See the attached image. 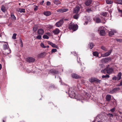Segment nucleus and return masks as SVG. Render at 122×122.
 Wrapping results in <instances>:
<instances>
[{
	"instance_id": "obj_35",
	"label": "nucleus",
	"mask_w": 122,
	"mask_h": 122,
	"mask_svg": "<svg viewBox=\"0 0 122 122\" xmlns=\"http://www.w3.org/2000/svg\"><path fill=\"white\" fill-rule=\"evenodd\" d=\"M11 18L12 20L13 21L15 20L16 19L15 17L13 14L11 15Z\"/></svg>"
},
{
	"instance_id": "obj_17",
	"label": "nucleus",
	"mask_w": 122,
	"mask_h": 122,
	"mask_svg": "<svg viewBox=\"0 0 122 122\" xmlns=\"http://www.w3.org/2000/svg\"><path fill=\"white\" fill-rule=\"evenodd\" d=\"M16 11L18 12H20V13H24L25 12V9H21L20 8H18L17 9H16Z\"/></svg>"
},
{
	"instance_id": "obj_51",
	"label": "nucleus",
	"mask_w": 122,
	"mask_h": 122,
	"mask_svg": "<svg viewBox=\"0 0 122 122\" xmlns=\"http://www.w3.org/2000/svg\"><path fill=\"white\" fill-rule=\"evenodd\" d=\"M112 79L115 80H117V77L115 76Z\"/></svg>"
},
{
	"instance_id": "obj_53",
	"label": "nucleus",
	"mask_w": 122,
	"mask_h": 122,
	"mask_svg": "<svg viewBox=\"0 0 122 122\" xmlns=\"http://www.w3.org/2000/svg\"><path fill=\"white\" fill-rule=\"evenodd\" d=\"M80 100H84V99L82 97H81L79 98Z\"/></svg>"
},
{
	"instance_id": "obj_5",
	"label": "nucleus",
	"mask_w": 122,
	"mask_h": 122,
	"mask_svg": "<svg viewBox=\"0 0 122 122\" xmlns=\"http://www.w3.org/2000/svg\"><path fill=\"white\" fill-rule=\"evenodd\" d=\"M111 61V58L108 57L105 58H103L102 59L101 61L102 63H105L108 62L110 61Z\"/></svg>"
},
{
	"instance_id": "obj_47",
	"label": "nucleus",
	"mask_w": 122,
	"mask_h": 122,
	"mask_svg": "<svg viewBox=\"0 0 122 122\" xmlns=\"http://www.w3.org/2000/svg\"><path fill=\"white\" fill-rule=\"evenodd\" d=\"M51 5V3L49 1H47L46 2V5L47 6H50Z\"/></svg>"
},
{
	"instance_id": "obj_38",
	"label": "nucleus",
	"mask_w": 122,
	"mask_h": 122,
	"mask_svg": "<svg viewBox=\"0 0 122 122\" xmlns=\"http://www.w3.org/2000/svg\"><path fill=\"white\" fill-rule=\"evenodd\" d=\"M109 76L108 75H103L102 76V77L103 78H109Z\"/></svg>"
},
{
	"instance_id": "obj_64",
	"label": "nucleus",
	"mask_w": 122,
	"mask_h": 122,
	"mask_svg": "<svg viewBox=\"0 0 122 122\" xmlns=\"http://www.w3.org/2000/svg\"><path fill=\"white\" fill-rule=\"evenodd\" d=\"M3 122H5V121H4V120H3Z\"/></svg>"
},
{
	"instance_id": "obj_40",
	"label": "nucleus",
	"mask_w": 122,
	"mask_h": 122,
	"mask_svg": "<svg viewBox=\"0 0 122 122\" xmlns=\"http://www.w3.org/2000/svg\"><path fill=\"white\" fill-rule=\"evenodd\" d=\"M37 26H35L33 27V30L34 31H36L37 30Z\"/></svg>"
},
{
	"instance_id": "obj_49",
	"label": "nucleus",
	"mask_w": 122,
	"mask_h": 122,
	"mask_svg": "<svg viewBox=\"0 0 122 122\" xmlns=\"http://www.w3.org/2000/svg\"><path fill=\"white\" fill-rule=\"evenodd\" d=\"M110 111H111L112 112H113L115 111V108H112L110 109Z\"/></svg>"
},
{
	"instance_id": "obj_7",
	"label": "nucleus",
	"mask_w": 122,
	"mask_h": 122,
	"mask_svg": "<svg viewBox=\"0 0 122 122\" xmlns=\"http://www.w3.org/2000/svg\"><path fill=\"white\" fill-rule=\"evenodd\" d=\"M107 12H105L102 13L101 18L102 20L103 23H104L106 22L105 17L107 16Z\"/></svg>"
},
{
	"instance_id": "obj_19",
	"label": "nucleus",
	"mask_w": 122,
	"mask_h": 122,
	"mask_svg": "<svg viewBox=\"0 0 122 122\" xmlns=\"http://www.w3.org/2000/svg\"><path fill=\"white\" fill-rule=\"evenodd\" d=\"M116 31L115 30H111V31H110L109 32V36H111L114 34L115 33H116Z\"/></svg>"
},
{
	"instance_id": "obj_21",
	"label": "nucleus",
	"mask_w": 122,
	"mask_h": 122,
	"mask_svg": "<svg viewBox=\"0 0 122 122\" xmlns=\"http://www.w3.org/2000/svg\"><path fill=\"white\" fill-rule=\"evenodd\" d=\"M72 77L75 78H78L80 77V76L75 74H72Z\"/></svg>"
},
{
	"instance_id": "obj_33",
	"label": "nucleus",
	"mask_w": 122,
	"mask_h": 122,
	"mask_svg": "<svg viewBox=\"0 0 122 122\" xmlns=\"http://www.w3.org/2000/svg\"><path fill=\"white\" fill-rule=\"evenodd\" d=\"M93 54L94 56H97L98 55V53L97 51H95L93 52Z\"/></svg>"
},
{
	"instance_id": "obj_9",
	"label": "nucleus",
	"mask_w": 122,
	"mask_h": 122,
	"mask_svg": "<svg viewBox=\"0 0 122 122\" xmlns=\"http://www.w3.org/2000/svg\"><path fill=\"white\" fill-rule=\"evenodd\" d=\"M35 59L32 57H28L26 59L27 61L29 62H34Z\"/></svg>"
},
{
	"instance_id": "obj_18",
	"label": "nucleus",
	"mask_w": 122,
	"mask_h": 122,
	"mask_svg": "<svg viewBox=\"0 0 122 122\" xmlns=\"http://www.w3.org/2000/svg\"><path fill=\"white\" fill-rule=\"evenodd\" d=\"M51 14L50 11H46L44 12V14L46 16H48L51 15Z\"/></svg>"
},
{
	"instance_id": "obj_10",
	"label": "nucleus",
	"mask_w": 122,
	"mask_h": 122,
	"mask_svg": "<svg viewBox=\"0 0 122 122\" xmlns=\"http://www.w3.org/2000/svg\"><path fill=\"white\" fill-rule=\"evenodd\" d=\"M112 50H109L108 52L103 54L102 56L103 57H106L109 55L111 53Z\"/></svg>"
},
{
	"instance_id": "obj_3",
	"label": "nucleus",
	"mask_w": 122,
	"mask_h": 122,
	"mask_svg": "<svg viewBox=\"0 0 122 122\" xmlns=\"http://www.w3.org/2000/svg\"><path fill=\"white\" fill-rule=\"evenodd\" d=\"M105 28L102 26H101L99 27L98 29V31H100V34L102 36H104L105 34Z\"/></svg>"
},
{
	"instance_id": "obj_20",
	"label": "nucleus",
	"mask_w": 122,
	"mask_h": 122,
	"mask_svg": "<svg viewBox=\"0 0 122 122\" xmlns=\"http://www.w3.org/2000/svg\"><path fill=\"white\" fill-rule=\"evenodd\" d=\"M45 53H41L40 54H38L37 55V57L38 58H41L45 56Z\"/></svg>"
},
{
	"instance_id": "obj_2",
	"label": "nucleus",
	"mask_w": 122,
	"mask_h": 122,
	"mask_svg": "<svg viewBox=\"0 0 122 122\" xmlns=\"http://www.w3.org/2000/svg\"><path fill=\"white\" fill-rule=\"evenodd\" d=\"M68 94L69 97L72 98H74L75 97V94L74 92L72 90V88H69V89L68 90Z\"/></svg>"
},
{
	"instance_id": "obj_22",
	"label": "nucleus",
	"mask_w": 122,
	"mask_h": 122,
	"mask_svg": "<svg viewBox=\"0 0 122 122\" xmlns=\"http://www.w3.org/2000/svg\"><path fill=\"white\" fill-rule=\"evenodd\" d=\"M111 99V96L110 95H107L106 96V100L108 102Z\"/></svg>"
},
{
	"instance_id": "obj_11",
	"label": "nucleus",
	"mask_w": 122,
	"mask_h": 122,
	"mask_svg": "<svg viewBox=\"0 0 122 122\" xmlns=\"http://www.w3.org/2000/svg\"><path fill=\"white\" fill-rule=\"evenodd\" d=\"M80 8L78 6H76L73 12L74 13H77L80 10Z\"/></svg>"
},
{
	"instance_id": "obj_30",
	"label": "nucleus",
	"mask_w": 122,
	"mask_h": 122,
	"mask_svg": "<svg viewBox=\"0 0 122 122\" xmlns=\"http://www.w3.org/2000/svg\"><path fill=\"white\" fill-rule=\"evenodd\" d=\"M76 14L73 16V17L75 19H77L79 17V15L77 13Z\"/></svg>"
},
{
	"instance_id": "obj_13",
	"label": "nucleus",
	"mask_w": 122,
	"mask_h": 122,
	"mask_svg": "<svg viewBox=\"0 0 122 122\" xmlns=\"http://www.w3.org/2000/svg\"><path fill=\"white\" fill-rule=\"evenodd\" d=\"M51 72L52 74L55 75V78H56V75L58 74L59 72L57 71H56L54 70H51Z\"/></svg>"
},
{
	"instance_id": "obj_61",
	"label": "nucleus",
	"mask_w": 122,
	"mask_h": 122,
	"mask_svg": "<svg viewBox=\"0 0 122 122\" xmlns=\"http://www.w3.org/2000/svg\"><path fill=\"white\" fill-rule=\"evenodd\" d=\"M49 47V46H46V48H48Z\"/></svg>"
},
{
	"instance_id": "obj_44",
	"label": "nucleus",
	"mask_w": 122,
	"mask_h": 122,
	"mask_svg": "<svg viewBox=\"0 0 122 122\" xmlns=\"http://www.w3.org/2000/svg\"><path fill=\"white\" fill-rule=\"evenodd\" d=\"M107 115L109 117H113V115L112 114L108 113L107 114Z\"/></svg>"
},
{
	"instance_id": "obj_39",
	"label": "nucleus",
	"mask_w": 122,
	"mask_h": 122,
	"mask_svg": "<svg viewBox=\"0 0 122 122\" xmlns=\"http://www.w3.org/2000/svg\"><path fill=\"white\" fill-rule=\"evenodd\" d=\"M86 11L87 12L89 13L92 10L91 8H88L86 9Z\"/></svg>"
},
{
	"instance_id": "obj_42",
	"label": "nucleus",
	"mask_w": 122,
	"mask_h": 122,
	"mask_svg": "<svg viewBox=\"0 0 122 122\" xmlns=\"http://www.w3.org/2000/svg\"><path fill=\"white\" fill-rule=\"evenodd\" d=\"M40 45L43 48H46V46H44V44L42 43H41Z\"/></svg>"
},
{
	"instance_id": "obj_25",
	"label": "nucleus",
	"mask_w": 122,
	"mask_h": 122,
	"mask_svg": "<svg viewBox=\"0 0 122 122\" xmlns=\"http://www.w3.org/2000/svg\"><path fill=\"white\" fill-rule=\"evenodd\" d=\"M53 2L56 5H58L61 4V2L58 0H53Z\"/></svg>"
},
{
	"instance_id": "obj_26",
	"label": "nucleus",
	"mask_w": 122,
	"mask_h": 122,
	"mask_svg": "<svg viewBox=\"0 0 122 122\" xmlns=\"http://www.w3.org/2000/svg\"><path fill=\"white\" fill-rule=\"evenodd\" d=\"M121 73L120 72L117 75V80H120L121 78Z\"/></svg>"
},
{
	"instance_id": "obj_24",
	"label": "nucleus",
	"mask_w": 122,
	"mask_h": 122,
	"mask_svg": "<svg viewBox=\"0 0 122 122\" xmlns=\"http://www.w3.org/2000/svg\"><path fill=\"white\" fill-rule=\"evenodd\" d=\"M60 32V30L58 29H56L53 31V32L55 34H57Z\"/></svg>"
},
{
	"instance_id": "obj_57",
	"label": "nucleus",
	"mask_w": 122,
	"mask_h": 122,
	"mask_svg": "<svg viewBox=\"0 0 122 122\" xmlns=\"http://www.w3.org/2000/svg\"><path fill=\"white\" fill-rule=\"evenodd\" d=\"M87 23H88V22L87 21H86L85 22V23L84 24V25H86L87 24Z\"/></svg>"
},
{
	"instance_id": "obj_52",
	"label": "nucleus",
	"mask_w": 122,
	"mask_h": 122,
	"mask_svg": "<svg viewBox=\"0 0 122 122\" xmlns=\"http://www.w3.org/2000/svg\"><path fill=\"white\" fill-rule=\"evenodd\" d=\"M118 10L119 12H120L121 13V15L122 16V10H120L118 9Z\"/></svg>"
},
{
	"instance_id": "obj_60",
	"label": "nucleus",
	"mask_w": 122,
	"mask_h": 122,
	"mask_svg": "<svg viewBox=\"0 0 122 122\" xmlns=\"http://www.w3.org/2000/svg\"><path fill=\"white\" fill-rule=\"evenodd\" d=\"M85 67H84L82 68L81 69L82 70V71H83V70H84L85 69Z\"/></svg>"
},
{
	"instance_id": "obj_45",
	"label": "nucleus",
	"mask_w": 122,
	"mask_h": 122,
	"mask_svg": "<svg viewBox=\"0 0 122 122\" xmlns=\"http://www.w3.org/2000/svg\"><path fill=\"white\" fill-rule=\"evenodd\" d=\"M99 66L100 68H103L104 67V66L102 64H99Z\"/></svg>"
},
{
	"instance_id": "obj_32",
	"label": "nucleus",
	"mask_w": 122,
	"mask_h": 122,
	"mask_svg": "<svg viewBox=\"0 0 122 122\" xmlns=\"http://www.w3.org/2000/svg\"><path fill=\"white\" fill-rule=\"evenodd\" d=\"M106 2L108 4H111L112 3V1L111 0H106Z\"/></svg>"
},
{
	"instance_id": "obj_16",
	"label": "nucleus",
	"mask_w": 122,
	"mask_h": 122,
	"mask_svg": "<svg viewBox=\"0 0 122 122\" xmlns=\"http://www.w3.org/2000/svg\"><path fill=\"white\" fill-rule=\"evenodd\" d=\"M92 2V0H87L85 2V4L86 6H89L90 5Z\"/></svg>"
},
{
	"instance_id": "obj_4",
	"label": "nucleus",
	"mask_w": 122,
	"mask_h": 122,
	"mask_svg": "<svg viewBox=\"0 0 122 122\" xmlns=\"http://www.w3.org/2000/svg\"><path fill=\"white\" fill-rule=\"evenodd\" d=\"M89 81L91 82H95L96 83H100L101 80L95 77H91L89 79Z\"/></svg>"
},
{
	"instance_id": "obj_54",
	"label": "nucleus",
	"mask_w": 122,
	"mask_h": 122,
	"mask_svg": "<svg viewBox=\"0 0 122 122\" xmlns=\"http://www.w3.org/2000/svg\"><path fill=\"white\" fill-rule=\"evenodd\" d=\"M44 2V0H43L42 2H41L40 3V4L41 5H42L43 4Z\"/></svg>"
},
{
	"instance_id": "obj_48",
	"label": "nucleus",
	"mask_w": 122,
	"mask_h": 122,
	"mask_svg": "<svg viewBox=\"0 0 122 122\" xmlns=\"http://www.w3.org/2000/svg\"><path fill=\"white\" fill-rule=\"evenodd\" d=\"M57 12L59 13H62L61 11V9L57 10Z\"/></svg>"
},
{
	"instance_id": "obj_23",
	"label": "nucleus",
	"mask_w": 122,
	"mask_h": 122,
	"mask_svg": "<svg viewBox=\"0 0 122 122\" xmlns=\"http://www.w3.org/2000/svg\"><path fill=\"white\" fill-rule=\"evenodd\" d=\"M48 43L49 44L51 45L53 47L56 48L57 46H56L55 44H53L50 41H48Z\"/></svg>"
},
{
	"instance_id": "obj_46",
	"label": "nucleus",
	"mask_w": 122,
	"mask_h": 122,
	"mask_svg": "<svg viewBox=\"0 0 122 122\" xmlns=\"http://www.w3.org/2000/svg\"><path fill=\"white\" fill-rule=\"evenodd\" d=\"M57 51V50L56 49H53L51 50V52L52 53L55 52Z\"/></svg>"
},
{
	"instance_id": "obj_43",
	"label": "nucleus",
	"mask_w": 122,
	"mask_h": 122,
	"mask_svg": "<svg viewBox=\"0 0 122 122\" xmlns=\"http://www.w3.org/2000/svg\"><path fill=\"white\" fill-rule=\"evenodd\" d=\"M41 35H38L36 37V38L38 39H40L41 38Z\"/></svg>"
},
{
	"instance_id": "obj_12",
	"label": "nucleus",
	"mask_w": 122,
	"mask_h": 122,
	"mask_svg": "<svg viewBox=\"0 0 122 122\" xmlns=\"http://www.w3.org/2000/svg\"><path fill=\"white\" fill-rule=\"evenodd\" d=\"M93 19L96 21V22L97 23H99L102 22V20L99 17H95Z\"/></svg>"
},
{
	"instance_id": "obj_36",
	"label": "nucleus",
	"mask_w": 122,
	"mask_h": 122,
	"mask_svg": "<svg viewBox=\"0 0 122 122\" xmlns=\"http://www.w3.org/2000/svg\"><path fill=\"white\" fill-rule=\"evenodd\" d=\"M16 33H14L13 34V36L12 37V38L13 39H15L16 38Z\"/></svg>"
},
{
	"instance_id": "obj_34",
	"label": "nucleus",
	"mask_w": 122,
	"mask_h": 122,
	"mask_svg": "<svg viewBox=\"0 0 122 122\" xmlns=\"http://www.w3.org/2000/svg\"><path fill=\"white\" fill-rule=\"evenodd\" d=\"M101 72L102 73H104V74H106V73H107L106 69H105L102 70L101 71Z\"/></svg>"
},
{
	"instance_id": "obj_28",
	"label": "nucleus",
	"mask_w": 122,
	"mask_h": 122,
	"mask_svg": "<svg viewBox=\"0 0 122 122\" xmlns=\"http://www.w3.org/2000/svg\"><path fill=\"white\" fill-rule=\"evenodd\" d=\"M94 46V45L92 43H90L88 45V47L91 49H92Z\"/></svg>"
},
{
	"instance_id": "obj_8",
	"label": "nucleus",
	"mask_w": 122,
	"mask_h": 122,
	"mask_svg": "<svg viewBox=\"0 0 122 122\" xmlns=\"http://www.w3.org/2000/svg\"><path fill=\"white\" fill-rule=\"evenodd\" d=\"M3 48L4 50H6L9 48V51L7 52V54H8L11 52V51L9 48L8 43H7L6 44L3 45Z\"/></svg>"
},
{
	"instance_id": "obj_6",
	"label": "nucleus",
	"mask_w": 122,
	"mask_h": 122,
	"mask_svg": "<svg viewBox=\"0 0 122 122\" xmlns=\"http://www.w3.org/2000/svg\"><path fill=\"white\" fill-rule=\"evenodd\" d=\"M63 19H62L57 22L55 24V25L58 27L61 26L63 24Z\"/></svg>"
},
{
	"instance_id": "obj_56",
	"label": "nucleus",
	"mask_w": 122,
	"mask_h": 122,
	"mask_svg": "<svg viewBox=\"0 0 122 122\" xmlns=\"http://www.w3.org/2000/svg\"><path fill=\"white\" fill-rule=\"evenodd\" d=\"M119 2H120V4L122 5V0H119Z\"/></svg>"
},
{
	"instance_id": "obj_58",
	"label": "nucleus",
	"mask_w": 122,
	"mask_h": 122,
	"mask_svg": "<svg viewBox=\"0 0 122 122\" xmlns=\"http://www.w3.org/2000/svg\"><path fill=\"white\" fill-rule=\"evenodd\" d=\"M2 67V65L1 64H0V70L1 69Z\"/></svg>"
},
{
	"instance_id": "obj_37",
	"label": "nucleus",
	"mask_w": 122,
	"mask_h": 122,
	"mask_svg": "<svg viewBox=\"0 0 122 122\" xmlns=\"http://www.w3.org/2000/svg\"><path fill=\"white\" fill-rule=\"evenodd\" d=\"M101 48L102 50L106 51L107 50V49L104 46H102L101 47Z\"/></svg>"
},
{
	"instance_id": "obj_1",
	"label": "nucleus",
	"mask_w": 122,
	"mask_h": 122,
	"mask_svg": "<svg viewBox=\"0 0 122 122\" xmlns=\"http://www.w3.org/2000/svg\"><path fill=\"white\" fill-rule=\"evenodd\" d=\"M78 26L77 24H75L72 23H71L69 25V28L70 30H72L73 31L76 30L78 29Z\"/></svg>"
},
{
	"instance_id": "obj_41",
	"label": "nucleus",
	"mask_w": 122,
	"mask_h": 122,
	"mask_svg": "<svg viewBox=\"0 0 122 122\" xmlns=\"http://www.w3.org/2000/svg\"><path fill=\"white\" fill-rule=\"evenodd\" d=\"M43 38L44 39H48L49 37L47 36L44 35L43 36Z\"/></svg>"
},
{
	"instance_id": "obj_63",
	"label": "nucleus",
	"mask_w": 122,
	"mask_h": 122,
	"mask_svg": "<svg viewBox=\"0 0 122 122\" xmlns=\"http://www.w3.org/2000/svg\"><path fill=\"white\" fill-rule=\"evenodd\" d=\"M64 20H67V19H64Z\"/></svg>"
},
{
	"instance_id": "obj_55",
	"label": "nucleus",
	"mask_w": 122,
	"mask_h": 122,
	"mask_svg": "<svg viewBox=\"0 0 122 122\" xmlns=\"http://www.w3.org/2000/svg\"><path fill=\"white\" fill-rule=\"evenodd\" d=\"M122 85V81H121V82H120V84L118 85V86H121Z\"/></svg>"
},
{
	"instance_id": "obj_27",
	"label": "nucleus",
	"mask_w": 122,
	"mask_h": 122,
	"mask_svg": "<svg viewBox=\"0 0 122 122\" xmlns=\"http://www.w3.org/2000/svg\"><path fill=\"white\" fill-rule=\"evenodd\" d=\"M1 9V10L3 12H5V7L3 5H2Z\"/></svg>"
},
{
	"instance_id": "obj_31",
	"label": "nucleus",
	"mask_w": 122,
	"mask_h": 122,
	"mask_svg": "<svg viewBox=\"0 0 122 122\" xmlns=\"http://www.w3.org/2000/svg\"><path fill=\"white\" fill-rule=\"evenodd\" d=\"M61 10L62 13L66 12L68 11V9H61Z\"/></svg>"
},
{
	"instance_id": "obj_50",
	"label": "nucleus",
	"mask_w": 122,
	"mask_h": 122,
	"mask_svg": "<svg viewBox=\"0 0 122 122\" xmlns=\"http://www.w3.org/2000/svg\"><path fill=\"white\" fill-rule=\"evenodd\" d=\"M38 7L37 6H35V7L34 8V10L35 11H36L38 10Z\"/></svg>"
},
{
	"instance_id": "obj_14",
	"label": "nucleus",
	"mask_w": 122,
	"mask_h": 122,
	"mask_svg": "<svg viewBox=\"0 0 122 122\" xmlns=\"http://www.w3.org/2000/svg\"><path fill=\"white\" fill-rule=\"evenodd\" d=\"M106 69L107 71V73L108 74H111L113 71V70L112 68H107Z\"/></svg>"
},
{
	"instance_id": "obj_59",
	"label": "nucleus",
	"mask_w": 122,
	"mask_h": 122,
	"mask_svg": "<svg viewBox=\"0 0 122 122\" xmlns=\"http://www.w3.org/2000/svg\"><path fill=\"white\" fill-rule=\"evenodd\" d=\"M58 78H59V79L60 80V82L61 83V84H61V78H60V77H58Z\"/></svg>"
},
{
	"instance_id": "obj_29",
	"label": "nucleus",
	"mask_w": 122,
	"mask_h": 122,
	"mask_svg": "<svg viewBox=\"0 0 122 122\" xmlns=\"http://www.w3.org/2000/svg\"><path fill=\"white\" fill-rule=\"evenodd\" d=\"M119 89L120 88L119 87L113 89L112 91L113 92H116L117 91L119 90Z\"/></svg>"
},
{
	"instance_id": "obj_15",
	"label": "nucleus",
	"mask_w": 122,
	"mask_h": 122,
	"mask_svg": "<svg viewBox=\"0 0 122 122\" xmlns=\"http://www.w3.org/2000/svg\"><path fill=\"white\" fill-rule=\"evenodd\" d=\"M37 32L39 35H42L44 34V31L43 29H40L38 30Z\"/></svg>"
},
{
	"instance_id": "obj_62",
	"label": "nucleus",
	"mask_w": 122,
	"mask_h": 122,
	"mask_svg": "<svg viewBox=\"0 0 122 122\" xmlns=\"http://www.w3.org/2000/svg\"><path fill=\"white\" fill-rule=\"evenodd\" d=\"M117 41H120V40H117Z\"/></svg>"
}]
</instances>
